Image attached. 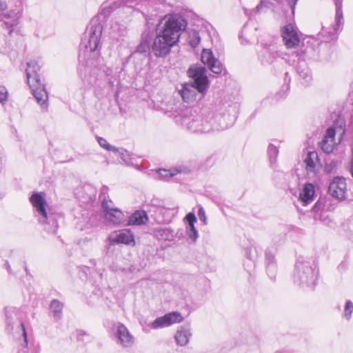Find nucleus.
I'll use <instances>...</instances> for the list:
<instances>
[{
  "label": "nucleus",
  "instance_id": "1",
  "mask_svg": "<svg viewBox=\"0 0 353 353\" xmlns=\"http://www.w3.org/2000/svg\"><path fill=\"white\" fill-rule=\"evenodd\" d=\"M145 28L141 34V41L136 49L130 53L128 59H134L137 55L143 59L151 56L165 58L171 52L173 46L179 41L181 32L187 26L186 21L181 17L170 15L164 22L161 21L156 27L145 18Z\"/></svg>",
  "mask_w": 353,
  "mask_h": 353
},
{
  "label": "nucleus",
  "instance_id": "2",
  "mask_svg": "<svg viewBox=\"0 0 353 353\" xmlns=\"http://www.w3.org/2000/svg\"><path fill=\"white\" fill-rule=\"evenodd\" d=\"M79 61L78 74L84 83L89 85H99L101 79L103 77H108L112 74V70L103 64V60L101 56L82 61L80 54Z\"/></svg>",
  "mask_w": 353,
  "mask_h": 353
},
{
  "label": "nucleus",
  "instance_id": "3",
  "mask_svg": "<svg viewBox=\"0 0 353 353\" xmlns=\"http://www.w3.org/2000/svg\"><path fill=\"white\" fill-rule=\"evenodd\" d=\"M103 27L97 19H92L87 26L80 43L81 60L94 59L101 56L100 45Z\"/></svg>",
  "mask_w": 353,
  "mask_h": 353
},
{
  "label": "nucleus",
  "instance_id": "4",
  "mask_svg": "<svg viewBox=\"0 0 353 353\" xmlns=\"http://www.w3.org/2000/svg\"><path fill=\"white\" fill-rule=\"evenodd\" d=\"M319 270L314 261L303 256L296 259L293 272L294 283L303 288L313 290L316 285Z\"/></svg>",
  "mask_w": 353,
  "mask_h": 353
},
{
  "label": "nucleus",
  "instance_id": "5",
  "mask_svg": "<svg viewBox=\"0 0 353 353\" xmlns=\"http://www.w3.org/2000/svg\"><path fill=\"white\" fill-rule=\"evenodd\" d=\"M40 67L35 63L32 65V63H27V68L26 70L28 83L30 88L32 89V94L37 99L38 103L41 106H47V101L48 99V93L46 89V85L41 83L40 77L37 70Z\"/></svg>",
  "mask_w": 353,
  "mask_h": 353
},
{
  "label": "nucleus",
  "instance_id": "6",
  "mask_svg": "<svg viewBox=\"0 0 353 353\" xmlns=\"http://www.w3.org/2000/svg\"><path fill=\"white\" fill-rule=\"evenodd\" d=\"M192 87L200 94H205L210 86V81L206 74V68L197 63L191 65L187 70Z\"/></svg>",
  "mask_w": 353,
  "mask_h": 353
},
{
  "label": "nucleus",
  "instance_id": "7",
  "mask_svg": "<svg viewBox=\"0 0 353 353\" xmlns=\"http://www.w3.org/2000/svg\"><path fill=\"white\" fill-rule=\"evenodd\" d=\"M21 11V3L18 1V5L15 6V8H8L6 11L0 12V21L2 22L1 26L3 30L8 31L9 35L12 34L15 27L19 24Z\"/></svg>",
  "mask_w": 353,
  "mask_h": 353
},
{
  "label": "nucleus",
  "instance_id": "8",
  "mask_svg": "<svg viewBox=\"0 0 353 353\" xmlns=\"http://www.w3.org/2000/svg\"><path fill=\"white\" fill-rule=\"evenodd\" d=\"M183 123L192 132L206 133L212 130L210 121L204 119L202 115H192V117L183 116Z\"/></svg>",
  "mask_w": 353,
  "mask_h": 353
},
{
  "label": "nucleus",
  "instance_id": "9",
  "mask_svg": "<svg viewBox=\"0 0 353 353\" xmlns=\"http://www.w3.org/2000/svg\"><path fill=\"white\" fill-rule=\"evenodd\" d=\"M149 213L158 224H166L172 221L174 209L152 204L149 209Z\"/></svg>",
  "mask_w": 353,
  "mask_h": 353
},
{
  "label": "nucleus",
  "instance_id": "10",
  "mask_svg": "<svg viewBox=\"0 0 353 353\" xmlns=\"http://www.w3.org/2000/svg\"><path fill=\"white\" fill-rule=\"evenodd\" d=\"M105 219L114 225L125 224L127 216L119 208H111L105 201L101 204Z\"/></svg>",
  "mask_w": 353,
  "mask_h": 353
},
{
  "label": "nucleus",
  "instance_id": "11",
  "mask_svg": "<svg viewBox=\"0 0 353 353\" xmlns=\"http://www.w3.org/2000/svg\"><path fill=\"white\" fill-rule=\"evenodd\" d=\"M112 329L118 343L121 346L123 347H130L133 345L134 337L124 324L121 323H114Z\"/></svg>",
  "mask_w": 353,
  "mask_h": 353
},
{
  "label": "nucleus",
  "instance_id": "12",
  "mask_svg": "<svg viewBox=\"0 0 353 353\" xmlns=\"http://www.w3.org/2000/svg\"><path fill=\"white\" fill-rule=\"evenodd\" d=\"M328 193L339 201L344 200L347 196V184L343 176H336L330 183Z\"/></svg>",
  "mask_w": 353,
  "mask_h": 353
},
{
  "label": "nucleus",
  "instance_id": "13",
  "mask_svg": "<svg viewBox=\"0 0 353 353\" xmlns=\"http://www.w3.org/2000/svg\"><path fill=\"white\" fill-rule=\"evenodd\" d=\"M330 44L328 41L319 43L316 40H309L303 43L299 52V56L302 57H312L315 56L316 49H325L329 48Z\"/></svg>",
  "mask_w": 353,
  "mask_h": 353
},
{
  "label": "nucleus",
  "instance_id": "14",
  "mask_svg": "<svg viewBox=\"0 0 353 353\" xmlns=\"http://www.w3.org/2000/svg\"><path fill=\"white\" fill-rule=\"evenodd\" d=\"M276 248H268L265 252V264L266 266L267 274L273 281L276 279L277 272V263L275 258Z\"/></svg>",
  "mask_w": 353,
  "mask_h": 353
},
{
  "label": "nucleus",
  "instance_id": "15",
  "mask_svg": "<svg viewBox=\"0 0 353 353\" xmlns=\"http://www.w3.org/2000/svg\"><path fill=\"white\" fill-rule=\"evenodd\" d=\"M281 33L283 42L287 48H293L299 46L300 39L292 24L288 23L283 27Z\"/></svg>",
  "mask_w": 353,
  "mask_h": 353
},
{
  "label": "nucleus",
  "instance_id": "16",
  "mask_svg": "<svg viewBox=\"0 0 353 353\" xmlns=\"http://www.w3.org/2000/svg\"><path fill=\"white\" fill-rule=\"evenodd\" d=\"M183 320V317L178 312H172L166 314L162 316L157 318L151 324L153 329H158L171 325L175 323H179Z\"/></svg>",
  "mask_w": 353,
  "mask_h": 353
},
{
  "label": "nucleus",
  "instance_id": "17",
  "mask_svg": "<svg viewBox=\"0 0 353 353\" xmlns=\"http://www.w3.org/2000/svg\"><path fill=\"white\" fill-rule=\"evenodd\" d=\"M110 239L117 244L123 243L132 246L135 245L134 234L128 229H123L115 232L114 234H111Z\"/></svg>",
  "mask_w": 353,
  "mask_h": 353
},
{
  "label": "nucleus",
  "instance_id": "18",
  "mask_svg": "<svg viewBox=\"0 0 353 353\" xmlns=\"http://www.w3.org/2000/svg\"><path fill=\"white\" fill-rule=\"evenodd\" d=\"M336 6L335 23L333 26V30L330 32V39L335 40L338 37V31L342 30L343 26V15L342 10L343 0H334Z\"/></svg>",
  "mask_w": 353,
  "mask_h": 353
},
{
  "label": "nucleus",
  "instance_id": "19",
  "mask_svg": "<svg viewBox=\"0 0 353 353\" xmlns=\"http://www.w3.org/2000/svg\"><path fill=\"white\" fill-rule=\"evenodd\" d=\"M279 54L270 45L263 44V48L259 53V58L263 65H270L276 62Z\"/></svg>",
  "mask_w": 353,
  "mask_h": 353
},
{
  "label": "nucleus",
  "instance_id": "20",
  "mask_svg": "<svg viewBox=\"0 0 353 353\" xmlns=\"http://www.w3.org/2000/svg\"><path fill=\"white\" fill-rule=\"evenodd\" d=\"M39 221L44 225V229L47 232L56 234L58 229V222L54 214L46 212V217L40 216Z\"/></svg>",
  "mask_w": 353,
  "mask_h": 353
},
{
  "label": "nucleus",
  "instance_id": "21",
  "mask_svg": "<svg viewBox=\"0 0 353 353\" xmlns=\"http://www.w3.org/2000/svg\"><path fill=\"white\" fill-rule=\"evenodd\" d=\"M301 83L307 86L312 80L311 71L304 61H299L296 67Z\"/></svg>",
  "mask_w": 353,
  "mask_h": 353
},
{
  "label": "nucleus",
  "instance_id": "22",
  "mask_svg": "<svg viewBox=\"0 0 353 353\" xmlns=\"http://www.w3.org/2000/svg\"><path fill=\"white\" fill-rule=\"evenodd\" d=\"M30 201L35 208L38 216L46 217V201L41 193L35 192L30 197Z\"/></svg>",
  "mask_w": 353,
  "mask_h": 353
},
{
  "label": "nucleus",
  "instance_id": "23",
  "mask_svg": "<svg viewBox=\"0 0 353 353\" xmlns=\"http://www.w3.org/2000/svg\"><path fill=\"white\" fill-rule=\"evenodd\" d=\"M191 336L190 324H185L179 327L174 335V339L179 345L183 346L189 342Z\"/></svg>",
  "mask_w": 353,
  "mask_h": 353
},
{
  "label": "nucleus",
  "instance_id": "24",
  "mask_svg": "<svg viewBox=\"0 0 353 353\" xmlns=\"http://www.w3.org/2000/svg\"><path fill=\"white\" fill-rule=\"evenodd\" d=\"M126 221L128 223L125 225H145L148 221V216L145 210H137L128 217Z\"/></svg>",
  "mask_w": 353,
  "mask_h": 353
},
{
  "label": "nucleus",
  "instance_id": "25",
  "mask_svg": "<svg viewBox=\"0 0 353 353\" xmlns=\"http://www.w3.org/2000/svg\"><path fill=\"white\" fill-rule=\"evenodd\" d=\"M196 90L189 83L182 84V88L179 90L183 100L186 103L193 102L196 99Z\"/></svg>",
  "mask_w": 353,
  "mask_h": 353
},
{
  "label": "nucleus",
  "instance_id": "26",
  "mask_svg": "<svg viewBox=\"0 0 353 353\" xmlns=\"http://www.w3.org/2000/svg\"><path fill=\"white\" fill-rule=\"evenodd\" d=\"M314 196L315 190L314 185L310 183H307L305 184L302 192L300 193L299 199L303 205H306L314 200Z\"/></svg>",
  "mask_w": 353,
  "mask_h": 353
},
{
  "label": "nucleus",
  "instance_id": "27",
  "mask_svg": "<svg viewBox=\"0 0 353 353\" xmlns=\"http://www.w3.org/2000/svg\"><path fill=\"white\" fill-rule=\"evenodd\" d=\"M154 236L159 240L169 241L171 240L173 235V230L168 228H155L153 230Z\"/></svg>",
  "mask_w": 353,
  "mask_h": 353
},
{
  "label": "nucleus",
  "instance_id": "28",
  "mask_svg": "<svg viewBox=\"0 0 353 353\" xmlns=\"http://www.w3.org/2000/svg\"><path fill=\"white\" fill-rule=\"evenodd\" d=\"M319 160L318 154L315 151H310L304 160L307 172H315L316 161Z\"/></svg>",
  "mask_w": 353,
  "mask_h": 353
},
{
  "label": "nucleus",
  "instance_id": "29",
  "mask_svg": "<svg viewBox=\"0 0 353 353\" xmlns=\"http://www.w3.org/2000/svg\"><path fill=\"white\" fill-rule=\"evenodd\" d=\"M17 310L16 308H5V314H6V330L8 332H11L14 328V315L16 316L17 313Z\"/></svg>",
  "mask_w": 353,
  "mask_h": 353
},
{
  "label": "nucleus",
  "instance_id": "30",
  "mask_svg": "<svg viewBox=\"0 0 353 353\" xmlns=\"http://www.w3.org/2000/svg\"><path fill=\"white\" fill-rule=\"evenodd\" d=\"M216 59L210 49L203 50L201 60L204 65L208 67Z\"/></svg>",
  "mask_w": 353,
  "mask_h": 353
},
{
  "label": "nucleus",
  "instance_id": "31",
  "mask_svg": "<svg viewBox=\"0 0 353 353\" xmlns=\"http://www.w3.org/2000/svg\"><path fill=\"white\" fill-rule=\"evenodd\" d=\"M50 310L54 313V316L60 318L63 309V303L57 299H53L50 305Z\"/></svg>",
  "mask_w": 353,
  "mask_h": 353
},
{
  "label": "nucleus",
  "instance_id": "32",
  "mask_svg": "<svg viewBox=\"0 0 353 353\" xmlns=\"http://www.w3.org/2000/svg\"><path fill=\"white\" fill-rule=\"evenodd\" d=\"M159 178L163 180H168V179L176 175L179 172L176 169L166 170L160 168L157 170Z\"/></svg>",
  "mask_w": 353,
  "mask_h": 353
},
{
  "label": "nucleus",
  "instance_id": "33",
  "mask_svg": "<svg viewBox=\"0 0 353 353\" xmlns=\"http://www.w3.org/2000/svg\"><path fill=\"white\" fill-rule=\"evenodd\" d=\"M279 154V149L274 145L270 143L268 148V154L270 164L272 165L276 161V158Z\"/></svg>",
  "mask_w": 353,
  "mask_h": 353
},
{
  "label": "nucleus",
  "instance_id": "34",
  "mask_svg": "<svg viewBox=\"0 0 353 353\" xmlns=\"http://www.w3.org/2000/svg\"><path fill=\"white\" fill-rule=\"evenodd\" d=\"M208 68L216 74H220L225 70L223 64L217 59L209 65Z\"/></svg>",
  "mask_w": 353,
  "mask_h": 353
},
{
  "label": "nucleus",
  "instance_id": "35",
  "mask_svg": "<svg viewBox=\"0 0 353 353\" xmlns=\"http://www.w3.org/2000/svg\"><path fill=\"white\" fill-rule=\"evenodd\" d=\"M321 150L327 154L332 152L334 150V142L327 139H323L320 143Z\"/></svg>",
  "mask_w": 353,
  "mask_h": 353
},
{
  "label": "nucleus",
  "instance_id": "36",
  "mask_svg": "<svg viewBox=\"0 0 353 353\" xmlns=\"http://www.w3.org/2000/svg\"><path fill=\"white\" fill-rule=\"evenodd\" d=\"M97 141L101 148H103L108 151H111L114 153H116L118 151V148H116V147L110 145L107 141V140L103 137H97Z\"/></svg>",
  "mask_w": 353,
  "mask_h": 353
},
{
  "label": "nucleus",
  "instance_id": "37",
  "mask_svg": "<svg viewBox=\"0 0 353 353\" xmlns=\"http://www.w3.org/2000/svg\"><path fill=\"white\" fill-rule=\"evenodd\" d=\"M114 154L120 157L126 165H130L131 163L130 154L126 150L123 148H118V151Z\"/></svg>",
  "mask_w": 353,
  "mask_h": 353
},
{
  "label": "nucleus",
  "instance_id": "38",
  "mask_svg": "<svg viewBox=\"0 0 353 353\" xmlns=\"http://www.w3.org/2000/svg\"><path fill=\"white\" fill-rule=\"evenodd\" d=\"M324 208L325 202L321 199H319L312 208L314 219L319 218V213L321 212Z\"/></svg>",
  "mask_w": 353,
  "mask_h": 353
},
{
  "label": "nucleus",
  "instance_id": "39",
  "mask_svg": "<svg viewBox=\"0 0 353 353\" xmlns=\"http://www.w3.org/2000/svg\"><path fill=\"white\" fill-rule=\"evenodd\" d=\"M290 77L288 72L285 73L284 85L282 87V90L278 93L281 97H285L286 96L285 92L290 90Z\"/></svg>",
  "mask_w": 353,
  "mask_h": 353
},
{
  "label": "nucleus",
  "instance_id": "40",
  "mask_svg": "<svg viewBox=\"0 0 353 353\" xmlns=\"http://www.w3.org/2000/svg\"><path fill=\"white\" fill-rule=\"evenodd\" d=\"M200 41L201 38L199 32L196 31H194L192 35L190 37V40L188 42L191 47L195 48L199 46Z\"/></svg>",
  "mask_w": 353,
  "mask_h": 353
},
{
  "label": "nucleus",
  "instance_id": "41",
  "mask_svg": "<svg viewBox=\"0 0 353 353\" xmlns=\"http://www.w3.org/2000/svg\"><path fill=\"white\" fill-rule=\"evenodd\" d=\"M20 326H21V330H22V334H23V344H24V347L23 349L20 350L18 353H28V350H26V347L28 346V334H27V332L26 330V328H25V325H24V323L21 321L20 323Z\"/></svg>",
  "mask_w": 353,
  "mask_h": 353
},
{
  "label": "nucleus",
  "instance_id": "42",
  "mask_svg": "<svg viewBox=\"0 0 353 353\" xmlns=\"http://www.w3.org/2000/svg\"><path fill=\"white\" fill-rule=\"evenodd\" d=\"M108 188L106 185H103L101 188L100 194H99V199L101 201V203L103 201H105L107 203L109 202L110 203H112V201L109 199V196L108 194Z\"/></svg>",
  "mask_w": 353,
  "mask_h": 353
},
{
  "label": "nucleus",
  "instance_id": "43",
  "mask_svg": "<svg viewBox=\"0 0 353 353\" xmlns=\"http://www.w3.org/2000/svg\"><path fill=\"white\" fill-rule=\"evenodd\" d=\"M353 312V303L351 301H347L345 305L344 308V317L349 320L351 318L352 314Z\"/></svg>",
  "mask_w": 353,
  "mask_h": 353
},
{
  "label": "nucleus",
  "instance_id": "44",
  "mask_svg": "<svg viewBox=\"0 0 353 353\" xmlns=\"http://www.w3.org/2000/svg\"><path fill=\"white\" fill-rule=\"evenodd\" d=\"M187 234L188 237L194 241L197 239L199 234L194 225L187 226Z\"/></svg>",
  "mask_w": 353,
  "mask_h": 353
},
{
  "label": "nucleus",
  "instance_id": "45",
  "mask_svg": "<svg viewBox=\"0 0 353 353\" xmlns=\"http://www.w3.org/2000/svg\"><path fill=\"white\" fill-rule=\"evenodd\" d=\"M8 92L7 88L2 85H0V103L5 104L8 101Z\"/></svg>",
  "mask_w": 353,
  "mask_h": 353
},
{
  "label": "nucleus",
  "instance_id": "46",
  "mask_svg": "<svg viewBox=\"0 0 353 353\" xmlns=\"http://www.w3.org/2000/svg\"><path fill=\"white\" fill-rule=\"evenodd\" d=\"M116 8H117V6H105L103 8L101 14L105 17H108Z\"/></svg>",
  "mask_w": 353,
  "mask_h": 353
},
{
  "label": "nucleus",
  "instance_id": "47",
  "mask_svg": "<svg viewBox=\"0 0 353 353\" xmlns=\"http://www.w3.org/2000/svg\"><path fill=\"white\" fill-rule=\"evenodd\" d=\"M335 134V129L334 128H329L327 129L323 139H327L332 141V142H334Z\"/></svg>",
  "mask_w": 353,
  "mask_h": 353
},
{
  "label": "nucleus",
  "instance_id": "48",
  "mask_svg": "<svg viewBox=\"0 0 353 353\" xmlns=\"http://www.w3.org/2000/svg\"><path fill=\"white\" fill-rule=\"evenodd\" d=\"M185 220L188 223V225H194L196 221V217L193 212H189L185 216Z\"/></svg>",
  "mask_w": 353,
  "mask_h": 353
},
{
  "label": "nucleus",
  "instance_id": "49",
  "mask_svg": "<svg viewBox=\"0 0 353 353\" xmlns=\"http://www.w3.org/2000/svg\"><path fill=\"white\" fill-rule=\"evenodd\" d=\"M198 216L200 221L203 222L205 225L207 224V217L205 215V212L204 208L202 206H199V210H198Z\"/></svg>",
  "mask_w": 353,
  "mask_h": 353
},
{
  "label": "nucleus",
  "instance_id": "50",
  "mask_svg": "<svg viewBox=\"0 0 353 353\" xmlns=\"http://www.w3.org/2000/svg\"><path fill=\"white\" fill-rule=\"evenodd\" d=\"M348 262L347 260L345 258L343 261H342L340 264L338 265V270L339 272H344L347 269Z\"/></svg>",
  "mask_w": 353,
  "mask_h": 353
},
{
  "label": "nucleus",
  "instance_id": "51",
  "mask_svg": "<svg viewBox=\"0 0 353 353\" xmlns=\"http://www.w3.org/2000/svg\"><path fill=\"white\" fill-rule=\"evenodd\" d=\"M87 335H88V334L85 331H83V330H78L77 331V339L79 341H83V336H87Z\"/></svg>",
  "mask_w": 353,
  "mask_h": 353
},
{
  "label": "nucleus",
  "instance_id": "52",
  "mask_svg": "<svg viewBox=\"0 0 353 353\" xmlns=\"http://www.w3.org/2000/svg\"><path fill=\"white\" fill-rule=\"evenodd\" d=\"M299 0H288V5L290 6L292 13L294 14L295 7Z\"/></svg>",
  "mask_w": 353,
  "mask_h": 353
},
{
  "label": "nucleus",
  "instance_id": "53",
  "mask_svg": "<svg viewBox=\"0 0 353 353\" xmlns=\"http://www.w3.org/2000/svg\"><path fill=\"white\" fill-rule=\"evenodd\" d=\"M8 8V5L5 1L0 0V12L6 11Z\"/></svg>",
  "mask_w": 353,
  "mask_h": 353
},
{
  "label": "nucleus",
  "instance_id": "54",
  "mask_svg": "<svg viewBox=\"0 0 353 353\" xmlns=\"http://www.w3.org/2000/svg\"><path fill=\"white\" fill-rule=\"evenodd\" d=\"M245 255L250 261H252L250 248H247L245 249Z\"/></svg>",
  "mask_w": 353,
  "mask_h": 353
},
{
  "label": "nucleus",
  "instance_id": "55",
  "mask_svg": "<svg viewBox=\"0 0 353 353\" xmlns=\"http://www.w3.org/2000/svg\"><path fill=\"white\" fill-rule=\"evenodd\" d=\"M3 266L7 270V271H8L9 274H12V271L11 267H10V264H9L8 261H4Z\"/></svg>",
  "mask_w": 353,
  "mask_h": 353
},
{
  "label": "nucleus",
  "instance_id": "56",
  "mask_svg": "<svg viewBox=\"0 0 353 353\" xmlns=\"http://www.w3.org/2000/svg\"><path fill=\"white\" fill-rule=\"evenodd\" d=\"M239 37L241 44L245 45V44L248 43V41L243 38L242 33L239 34Z\"/></svg>",
  "mask_w": 353,
  "mask_h": 353
},
{
  "label": "nucleus",
  "instance_id": "57",
  "mask_svg": "<svg viewBox=\"0 0 353 353\" xmlns=\"http://www.w3.org/2000/svg\"><path fill=\"white\" fill-rule=\"evenodd\" d=\"M108 6H117V8L121 5L119 1L108 2Z\"/></svg>",
  "mask_w": 353,
  "mask_h": 353
},
{
  "label": "nucleus",
  "instance_id": "58",
  "mask_svg": "<svg viewBox=\"0 0 353 353\" xmlns=\"http://www.w3.org/2000/svg\"><path fill=\"white\" fill-rule=\"evenodd\" d=\"M263 8V1H261L260 3L256 7L257 11H260V10Z\"/></svg>",
  "mask_w": 353,
  "mask_h": 353
},
{
  "label": "nucleus",
  "instance_id": "59",
  "mask_svg": "<svg viewBox=\"0 0 353 353\" xmlns=\"http://www.w3.org/2000/svg\"><path fill=\"white\" fill-rule=\"evenodd\" d=\"M25 271H26V274H28L29 270H28V267L26 266V265H25Z\"/></svg>",
  "mask_w": 353,
  "mask_h": 353
},
{
  "label": "nucleus",
  "instance_id": "60",
  "mask_svg": "<svg viewBox=\"0 0 353 353\" xmlns=\"http://www.w3.org/2000/svg\"><path fill=\"white\" fill-rule=\"evenodd\" d=\"M108 83L111 86H113V81H112L110 79H109Z\"/></svg>",
  "mask_w": 353,
  "mask_h": 353
},
{
  "label": "nucleus",
  "instance_id": "61",
  "mask_svg": "<svg viewBox=\"0 0 353 353\" xmlns=\"http://www.w3.org/2000/svg\"><path fill=\"white\" fill-rule=\"evenodd\" d=\"M90 262H91V263H93L94 265H96V263L94 262V260H91Z\"/></svg>",
  "mask_w": 353,
  "mask_h": 353
}]
</instances>
